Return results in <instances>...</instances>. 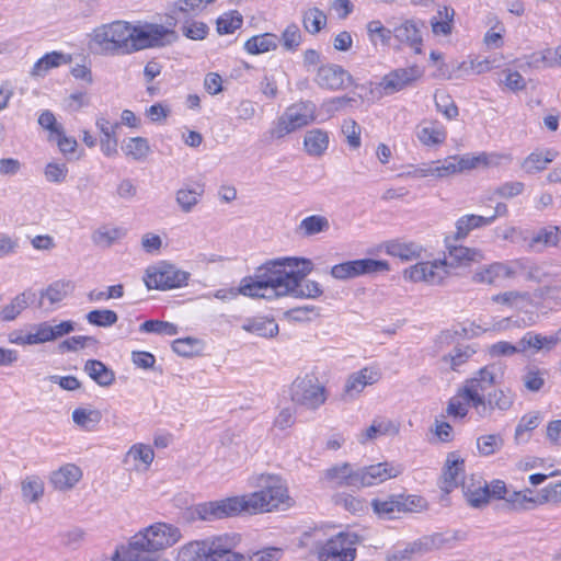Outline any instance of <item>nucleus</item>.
<instances>
[{
    "instance_id": "f257e3e1",
    "label": "nucleus",
    "mask_w": 561,
    "mask_h": 561,
    "mask_svg": "<svg viewBox=\"0 0 561 561\" xmlns=\"http://www.w3.org/2000/svg\"><path fill=\"white\" fill-rule=\"evenodd\" d=\"M313 264L309 259L286 256L266 261L255 270L254 276L241 279L238 289H230L231 297L239 294L262 299L289 296L299 280H305Z\"/></svg>"
},
{
    "instance_id": "f03ea898",
    "label": "nucleus",
    "mask_w": 561,
    "mask_h": 561,
    "mask_svg": "<svg viewBox=\"0 0 561 561\" xmlns=\"http://www.w3.org/2000/svg\"><path fill=\"white\" fill-rule=\"evenodd\" d=\"M263 481L259 491L198 504L195 506L194 513L202 520H217L241 513L254 515L271 512L289 500L287 489L278 478L267 477Z\"/></svg>"
},
{
    "instance_id": "7ed1b4c3",
    "label": "nucleus",
    "mask_w": 561,
    "mask_h": 561,
    "mask_svg": "<svg viewBox=\"0 0 561 561\" xmlns=\"http://www.w3.org/2000/svg\"><path fill=\"white\" fill-rule=\"evenodd\" d=\"M180 537L179 528L157 523L136 534L130 539L124 558L122 559L119 552L116 551L113 561H158L156 553L173 546Z\"/></svg>"
},
{
    "instance_id": "20e7f679",
    "label": "nucleus",
    "mask_w": 561,
    "mask_h": 561,
    "mask_svg": "<svg viewBox=\"0 0 561 561\" xmlns=\"http://www.w3.org/2000/svg\"><path fill=\"white\" fill-rule=\"evenodd\" d=\"M239 534H224L185 545L179 552V561H240L234 556Z\"/></svg>"
},
{
    "instance_id": "39448f33",
    "label": "nucleus",
    "mask_w": 561,
    "mask_h": 561,
    "mask_svg": "<svg viewBox=\"0 0 561 561\" xmlns=\"http://www.w3.org/2000/svg\"><path fill=\"white\" fill-rule=\"evenodd\" d=\"M93 41L103 53L110 55L131 54L133 26L124 21L112 22L94 30Z\"/></svg>"
},
{
    "instance_id": "423d86ee",
    "label": "nucleus",
    "mask_w": 561,
    "mask_h": 561,
    "mask_svg": "<svg viewBox=\"0 0 561 561\" xmlns=\"http://www.w3.org/2000/svg\"><path fill=\"white\" fill-rule=\"evenodd\" d=\"M328 394L325 387L314 374L297 377L290 386V399L297 405L314 411L325 401Z\"/></svg>"
},
{
    "instance_id": "0eeeda50",
    "label": "nucleus",
    "mask_w": 561,
    "mask_h": 561,
    "mask_svg": "<svg viewBox=\"0 0 561 561\" xmlns=\"http://www.w3.org/2000/svg\"><path fill=\"white\" fill-rule=\"evenodd\" d=\"M316 119V104L311 101H301L291 104L278 117L271 130L272 137L283 138L286 135L305 127Z\"/></svg>"
},
{
    "instance_id": "6e6552de",
    "label": "nucleus",
    "mask_w": 561,
    "mask_h": 561,
    "mask_svg": "<svg viewBox=\"0 0 561 561\" xmlns=\"http://www.w3.org/2000/svg\"><path fill=\"white\" fill-rule=\"evenodd\" d=\"M191 274L175 264L161 261L146 270L144 278L148 289L169 290L186 286Z\"/></svg>"
},
{
    "instance_id": "1a4fd4ad",
    "label": "nucleus",
    "mask_w": 561,
    "mask_h": 561,
    "mask_svg": "<svg viewBox=\"0 0 561 561\" xmlns=\"http://www.w3.org/2000/svg\"><path fill=\"white\" fill-rule=\"evenodd\" d=\"M362 537L356 533H339L323 545H317V556L320 561H354L356 545Z\"/></svg>"
},
{
    "instance_id": "9d476101",
    "label": "nucleus",
    "mask_w": 561,
    "mask_h": 561,
    "mask_svg": "<svg viewBox=\"0 0 561 561\" xmlns=\"http://www.w3.org/2000/svg\"><path fill=\"white\" fill-rule=\"evenodd\" d=\"M495 367L486 365L480 368L473 377L467 379L463 386L458 390V397H461L467 405L473 410L482 404V400L495 385Z\"/></svg>"
},
{
    "instance_id": "9b49d317",
    "label": "nucleus",
    "mask_w": 561,
    "mask_h": 561,
    "mask_svg": "<svg viewBox=\"0 0 561 561\" xmlns=\"http://www.w3.org/2000/svg\"><path fill=\"white\" fill-rule=\"evenodd\" d=\"M389 270L386 261L375 259H359L346 261L331 267L330 274L333 278L346 280L360 275L373 274Z\"/></svg>"
},
{
    "instance_id": "f8f14e48",
    "label": "nucleus",
    "mask_w": 561,
    "mask_h": 561,
    "mask_svg": "<svg viewBox=\"0 0 561 561\" xmlns=\"http://www.w3.org/2000/svg\"><path fill=\"white\" fill-rule=\"evenodd\" d=\"M314 81L321 89L336 91L352 85L353 77L342 66L328 64L318 68Z\"/></svg>"
},
{
    "instance_id": "ddd939ff",
    "label": "nucleus",
    "mask_w": 561,
    "mask_h": 561,
    "mask_svg": "<svg viewBox=\"0 0 561 561\" xmlns=\"http://www.w3.org/2000/svg\"><path fill=\"white\" fill-rule=\"evenodd\" d=\"M515 401V393L511 389H494L486 393L474 411L481 419L491 417L495 410L500 412L508 411Z\"/></svg>"
},
{
    "instance_id": "4468645a",
    "label": "nucleus",
    "mask_w": 561,
    "mask_h": 561,
    "mask_svg": "<svg viewBox=\"0 0 561 561\" xmlns=\"http://www.w3.org/2000/svg\"><path fill=\"white\" fill-rule=\"evenodd\" d=\"M400 473L401 470L399 468H396L388 462H380L358 468V489L381 483L390 478H396Z\"/></svg>"
},
{
    "instance_id": "2eb2a0df",
    "label": "nucleus",
    "mask_w": 561,
    "mask_h": 561,
    "mask_svg": "<svg viewBox=\"0 0 561 561\" xmlns=\"http://www.w3.org/2000/svg\"><path fill=\"white\" fill-rule=\"evenodd\" d=\"M420 25H424L414 19H407L393 26V37L400 44L411 47L416 54L422 53L423 38Z\"/></svg>"
},
{
    "instance_id": "dca6fc26",
    "label": "nucleus",
    "mask_w": 561,
    "mask_h": 561,
    "mask_svg": "<svg viewBox=\"0 0 561 561\" xmlns=\"http://www.w3.org/2000/svg\"><path fill=\"white\" fill-rule=\"evenodd\" d=\"M468 538V533L465 530H447L444 533H434L421 537L423 550L425 553L433 550L453 549L459 541H465Z\"/></svg>"
},
{
    "instance_id": "f3484780",
    "label": "nucleus",
    "mask_w": 561,
    "mask_h": 561,
    "mask_svg": "<svg viewBox=\"0 0 561 561\" xmlns=\"http://www.w3.org/2000/svg\"><path fill=\"white\" fill-rule=\"evenodd\" d=\"M380 373L375 368L365 367L352 374L344 386V397L356 398L366 386L374 385L380 379Z\"/></svg>"
},
{
    "instance_id": "a211bd4d",
    "label": "nucleus",
    "mask_w": 561,
    "mask_h": 561,
    "mask_svg": "<svg viewBox=\"0 0 561 561\" xmlns=\"http://www.w3.org/2000/svg\"><path fill=\"white\" fill-rule=\"evenodd\" d=\"M420 76L421 72L416 66L399 68L386 75L380 85L387 93H394L404 89Z\"/></svg>"
},
{
    "instance_id": "6ab92c4d",
    "label": "nucleus",
    "mask_w": 561,
    "mask_h": 561,
    "mask_svg": "<svg viewBox=\"0 0 561 561\" xmlns=\"http://www.w3.org/2000/svg\"><path fill=\"white\" fill-rule=\"evenodd\" d=\"M482 259L483 254L479 250L454 245L448 248V255L445 256L444 261L439 262V266H468L470 263L480 262Z\"/></svg>"
},
{
    "instance_id": "aec40b11",
    "label": "nucleus",
    "mask_w": 561,
    "mask_h": 561,
    "mask_svg": "<svg viewBox=\"0 0 561 561\" xmlns=\"http://www.w3.org/2000/svg\"><path fill=\"white\" fill-rule=\"evenodd\" d=\"M325 479L334 486H348L358 489L357 469L348 462L334 466L325 470Z\"/></svg>"
},
{
    "instance_id": "412c9836",
    "label": "nucleus",
    "mask_w": 561,
    "mask_h": 561,
    "mask_svg": "<svg viewBox=\"0 0 561 561\" xmlns=\"http://www.w3.org/2000/svg\"><path fill=\"white\" fill-rule=\"evenodd\" d=\"M37 299L36 293L28 288L23 293L16 295L10 304L5 305L0 311V320L10 322L15 320L23 310L30 305L34 304Z\"/></svg>"
},
{
    "instance_id": "4be33fe9",
    "label": "nucleus",
    "mask_w": 561,
    "mask_h": 561,
    "mask_svg": "<svg viewBox=\"0 0 561 561\" xmlns=\"http://www.w3.org/2000/svg\"><path fill=\"white\" fill-rule=\"evenodd\" d=\"M96 127L100 129L101 137V150L106 157L117 154L118 138L116 130L121 127L119 123L111 125L108 119L103 116L96 118Z\"/></svg>"
},
{
    "instance_id": "5701e85b",
    "label": "nucleus",
    "mask_w": 561,
    "mask_h": 561,
    "mask_svg": "<svg viewBox=\"0 0 561 561\" xmlns=\"http://www.w3.org/2000/svg\"><path fill=\"white\" fill-rule=\"evenodd\" d=\"M81 478V469L73 463H67L51 473L50 483L55 489L66 491L72 489Z\"/></svg>"
},
{
    "instance_id": "b1692460",
    "label": "nucleus",
    "mask_w": 561,
    "mask_h": 561,
    "mask_svg": "<svg viewBox=\"0 0 561 561\" xmlns=\"http://www.w3.org/2000/svg\"><path fill=\"white\" fill-rule=\"evenodd\" d=\"M83 369L101 387H110L115 381L114 370L99 359H88Z\"/></svg>"
},
{
    "instance_id": "393cba45",
    "label": "nucleus",
    "mask_w": 561,
    "mask_h": 561,
    "mask_svg": "<svg viewBox=\"0 0 561 561\" xmlns=\"http://www.w3.org/2000/svg\"><path fill=\"white\" fill-rule=\"evenodd\" d=\"M465 469L463 459L456 456V454L451 453L448 455L446 460V466L444 470V485L443 489L446 492H450L453 489L457 488L459 481L462 477Z\"/></svg>"
},
{
    "instance_id": "a878e982",
    "label": "nucleus",
    "mask_w": 561,
    "mask_h": 561,
    "mask_svg": "<svg viewBox=\"0 0 561 561\" xmlns=\"http://www.w3.org/2000/svg\"><path fill=\"white\" fill-rule=\"evenodd\" d=\"M304 146L309 156L321 157L329 147L328 131L320 128L308 130L305 135Z\"/></svg>"
},
{
    "instance_id": "bb28decb",
    "label": "nucleus",
    "mask_w": 561,
    "mask_h": 561,
    "mask_svg": "<svg viewBox=\"0 0 561 561\" xmlns=\"http://www.w3.org/2000/svg\"><path fill=\"white\" fill-rule=\"evenodd\" d=\"M279 44V37L273 33H264L250 37L245 44L244 49L252 55H259L275 50Z\"/></svg>"
},
{
    "instance_id": "cd10ccee",
    "label": "nucleus",
    "mask_w": 561,
    "mask_h": 561,
    "mask_svg": "<svg viewBox=\"0 0 561 561\" xmlns=\"http://www.w3.org/2000/svg\"><path fill=\"white\" fill-rule=\"evenodd\" d=\"M557 153L552 150L534 151L520 163V168L528 174L543 171L552 162Z\"/></svg>"
},
{
    "instance_id": "c85d7f7f",
    "label": "nucleus",
    "mask_w": 561,
    "mask_h": 561,
    "mask_svg": "<svg viewBox=\"0 0 561 561\" xmlns=\"http://www.w3.org/2000/svg\"><path fill=\"white\" fill-rule=\"evenodd\" d=\"M242 329L262 337H273L278 334V324L273 319L267 318L247 319Z\"/></svg>"
},
{
    "instance_id": "c756f323",
    "label": "nucleus",
    "mask_w": 561,
    "mask_h": 561,
    "mask_svg": "<svg viewBox=\"0 0 561 561\" xmlns=\"http://www.w3.org/2000/svg\"><path fill=\"white\" fill-rule=\"evenodd\" d=\"M492 224V218L480 215H465L456 221L455 239H465L470 231L489 226Z\"/></svg>"
},
{
    "instance_id": "7c9ffc66",
    "label": "nucleus",
    "mask_w": 561,
    "mask_h": 561,
    "mask_svg": "<svg viewBox=\"0 0 561 561\" xmlns=\"http://www.w3.org/2000/svg\"><path fill=\"white\" fill-rule=\"evenodd\" d=\"M204 8L202 0H179L171 11L170 19L173 22H168L170 26H174L178 21L188 22L192 16Z\"/></svg>"
},
{
    "instance_id": "2f4dec72",
    "label": "nucleus",
    "mask_w": 561,
    "mask_h": 561,
    "mask_svg": "<svg viewBox=\"0 0 561 561\" xmlns=\"http://www.w3.org/2000/svg\"><path fill=\"white\" fill-rule=\"evenodd\" d=\"M73 286L70 282L58 280L50 284L45 290H42L38 299V308H43L44 298H47L50 305H55L65 299Z\"/></svg>"
},
{
    "instance_id": "473e14b6",
    "label": "nucleus",
    "mask_w": 561,
    "mask_h": 561,
    "mask_svg": "<svg viewBox=\"0 0 561 561\" xmlns=\"http://www.w3.org/2000/svg\"><path fill=\"white\" fill-rule=\"evenodd\" d=\"M147 26L151 42L150 47H163L171 45L179 38V35L174 30L164 27L161 24L147 23Z\"/></svg>"
},
{
    "instance_id": "72a5a7b5",
    "label": "nucleus",
    "mask_w": 561,
    "mask_h": 561,
    "mask_svg": "<svg viewBox=\"0 0 561 561\" xmlns=\"http://www.w3.org/2000/svg\"><path fill=\"white\" fill-rule=\"evenodd\" d=\"M329 229L330 222L327 217L321 215H311L300 221L297 228V232H299L302 237H311L321 232H325Z\"/></svg>"
},
{
    "instance_id": "f704fd0d",
    "label": "nucleus",
    "mask_w": 561,
    "mask_h": 561,
    "mask_svg": "<svg viewBox=\"0 0 561 561\" xmlns=\"http://www.w3.org/2000/svg\"><path fill=\"white\" fill-rule=\"evenodd\" d=\"M399 433V426L391 420H375L373 424L363 433L360 443L374 439L379 435L394 436Z\"/></svg>"
},
{
    "instance_id": "c9c22d12",
    "label": "nucleus",
    "mask_w": 561,
    "mask_h": 561,
    "mask_svg": "<svg viewBox=\"0 0 561 561\" xmlns=\"http://www.w3.org/2000/svg\"><path fill=\"white\" fill-rule=\"evenodd\" d=\"M122 150L127 157L141 161L149 154L150 146L147 138L138 136L128 138L122 146Z\"/></svg>"
},
{
    "instance_id": "e433bc0d",
    "label": "nucleus",
    "mask_w": 561,
    "mask_h": 561,
    "mask_svg": "<svg viewBox=\"0 0 561 561\" xmlns=\"http://www.w3.org/2000/svg\"><path fill=\"white\" fill-rule=\"evenodd\" d=\"M439 265L437 263H419L414 266L410 267L404 272L407 278L412 282H427L431 284L436 283V272L435 268H438Z\"/></svg>"
},
{
    "instance_id": "4c0bfd02",
    "label": "nucleus",
    "mask_w": 561,
    "mask_h": 561,
    "mask_svg": "<svg viewBox=\"0 0 561 561\" xmlns=\"http://www.w3.org/2000/svg\"><path fill=\"white\" fill-rule=\"evenodd\" d=\"M21 492L24 501L35 503L44 494V482L37 476L26 477L21 482Z\"/></svg>"
},
{
    "instance_id": "58836bf2",
    "label": "nucleus",
    "mask_w": 561,
    "mask_h": 561,
    "mask_svg": "<svg viewBox=\"0 0 561 561\" xmlns=\"http://www.w3.org/2000/svg\"><path fill=\"white\" fill-rule=\"evenodd\" d=\"M462 491L468 504L471 507L482 508L490 501L489 485L486 482H484L483 485H478L477 488H470L463 483Z\"/></svg>"
},
{
    "instance_id": "ea45409f",
    "label": "nucleus",
    "mask_w": 561,
    "mask_h": 561,
    "mask_svg": "<svg viewBox=\"0 0 561 561\" xmlns=\"http://www.w3.org/2000/svg\"><path fill=\"white\" fill-rule=\"evenodd\" d=\"M504 446V438L501 434L481 435L477 438V448L481 456L488 457L500 451Z\"/></svg>"
},
{
    "instance_id": "a19ab883",
    "label": "nucleus",
    "mask_w": 561,
    "mask_h": 561,
    "mask_svg": "<svg viewBox=\"0 0 561 561\" xmlns=\"http://www.w3.org/2000/svg\"><path fill=\"white\" fill-rule=\"evenodd\" d=\"M547 375L548 371L546 369H540L537 366H528L523 376L525 388L531 392L540 391L545 386Z\"/></svg>"
},
{
    "instance_id": "79ce46f5",
    "label": "nucleus",
    "mask_w": 561,
    "mask_h": 561,
    "mask_svg": "<svg viewBox=\"0 0 561 561\" xmlns=\"http://www.w3.org/2000/svg\"><path fill=\"white\" fill-rule=\"evenodd\" d=\"M397 494L389 495L386 500L374 499L371 501V506L374 512L381 518L385 519H393L396 517V513L399 512V502L396 499Z\"/></svg>"
},
{
    "instance_id": "37998d69",
    "label": "nucleus",
    "mask_w": 561,
    "mask_h": 561,
    "mask_svg": "<svg viewBox=\"0 0 561 561\" xmlns=\"http://www.w3.org/2000/svg\"><path fill=\"white\" fill-rule=\"evenodd\" d=\"M305 30L310 34L319 33L327 24V15L318 8L307 10L302 15Z\"/></svg>"
},
{
    "instance_id": "c03bdc74",
    "label": "nucleus",
    "mask_w": 561,
    "mask_h": 561,
    "mask_svg": "<svg viewBox=\"0 0 561 561\" xmlns=\"http://www.w3.org/2000/svg\"><path fill=\"white\" fill-rule=\"evenodd\" d=\"M64 59V55L58 51H51L39 58L33 66L31 75L33 77H43L46 72L55 67H58Z\"/></svg>"
},
{
    "instance_id": "a18cd8bd",
    "label": "nucleus",
    "mask_w": 561,
    "mask_h": 561,
    "mask_svg": "<svg viewBox=\"0 0 561 561\" xmlns=\"http://www.w3.org/2000/svg\"><path fill=\"white\" fill-rule=\"evenodd\" d=\"M419 140L425 146L440 145L446 139V130L435 125L424 126L417 130Z\"/></svg>"
},
{
    "instance_id": "49530a36",
    "label": "nucleus",
    "mask_w": 561,
    "mask_h": 561,
    "mask_svg": "<svg viewBox=\"0 0 561 561\" xmlns=\"http://www.w3.org/2000/svg\"><path fill=\"white\" fill-rule=\"evenodd\" d=\"M366 27L371 43L376 44L377 39H379L382 45H390L393 37V27L389 28L383 26L379 20L368 22Z\"/></svg>"
},
{
    "instance_id": "de8ad7c7",
    "label": "nucleus",
    "mask_w": 561,
    "mask_h": 561,
    "mask_svg": "<svg viewBox=\"0 0 561 561\" xmlns=\"http://www.w3.org/2000/svg\"><path fill=\"white\" fill-rule=\"evenodd\" d=\"M421 538L407 545L404 549H396L387 553V561H410L414 554H424Z\"/></svg>"
},
{
    "instance_id": "09e8293b",
    "label": "nucleus",
    "mask_w": 561,
    "mask_h": 561,
    "mask_svg": "<svg viewBox=\"0 0 561 561\" xmlns=\"http://www.w3.org/2000/svg\"><path fill=\"white\" fill-rule=\"evenodd\" d=\"M85 319L92 325L108 328L117 322L118 316L110 309H95L88 312Z\"/></svg>"
},
{
    "instance_id": "8fccbe9b",
    "label": "nucleus",
    "mask_w": 561,
    "mask_h": 561,
    "mask_svg": "<svg viewBox=\"0 0 561 561\" xmlns=\"http://www.w3.org/2000/svg\"><path fill=\"white\" fill-rule=\"evenodd\" d=\"M435 106L447 119H454L458 116V107L453 98L444 92L436 91L434 94Z\"/></svg>"
},
{
    "instance_id": "3c124183",
    "label": "nucleus",
    "mask_w": 561,
    "mask_h": 561,
    "mask_svg": "<svg viewBox=\"0 0 561 561\" xmlns=\"http://www.w3.org/2000/svg\"><path fill=\"white\" fill-rule=\"evenodd\" d=\"M438 15L440 18H445V20L437 21L436 18H433L431 21L432 31L435 35H449L453 31V20L455 15V10L448 7H444L438 10Z\"/></svg>"
},
{
    "instance_id": "603ef678",
    "label": "nucleus",
    "mask_w": 561,
    "mask_h": 561,
    "mask_svg": "<svg viewBox=\"0 0 561 561\" xmlns=\"http://www.w3.org/2000/svg\"><path fill=\"white\" fill-rule=\"evenodd\" d=\"M476 354V350L470 345L457 344L451 353L443 357L444 362H449L453 370H457L459 366L468 362Z\"/></svg>"
},
{
    "instance_id": "864d4df0",
    "label": "nucleus",
    "mask_w": 561,
    "mask_h": 561,
    "mask_svg": "<svg viewBox=\"0 0 561 561\" xmlns=\"http://www.w3.org/2000/svg\"><path fill=\"white\" fill-rule=\"evenodd\" d=\"M559 227H550L543 228L539 230L530 241V247L534 249H538L539 245H559L560 244V234L558 231Z\"/></svg>"
},
{
    "instance_id": "5fc2aeb1",
    "label": "nucleus",
    "mask_w": 561,
    "mask_h": 561,
    "mask_svg": "<svg viewBox=\"0 0 561 561\" xmlns=\"http://www.w3.org/2000/svg\"><path fill=\"white\" fill-rule=\"evenodd\" d=\"M299 280L293 288L289 296L295 298H317L323 294L320 284L316 280Z\"/></svg>"
},
{
    "instance_id": "6e6d98bb",
    "label": "nucleus",
    "mask_w": 561,
    "mask_h": 561,
    "mask_svg": "<svg viewBox=\"0 0 561 561\" xmlns=\"http://www.w3.org/2000/svg\"><path fill=\"white\" fill-rule=\"evenodd\" d=\"M139 330L145 333H157L169 336L178 333V327L175 324L161 320H147L140 324Z\"/></svg>"
},
{
    "instance_id": "4d7b16f0",
    "label": "nucleus",
    "mask_w": 561,
    "mask_h": 561,
    "mask_svg": "<svg viewBox=\"0 0 561 561\" xmlns=\"http://www.w3.org/2000/svg\"><path fill=\"white\" fill-rule=\"evenodd\" d=\"M518 276L524 277L526 280L541 283L546 276L542 268L525 259L518 260Z\"/></svg>"
},
{
    "instance_id": "13d9d810",
    "label": "nucleus",
    "mask_w": 561,
    "mask_h": 561,
    "mask_svg": "<svg viewBox=\"0 0 561 561\" xmlns=\"http://www.w3.org/2000/svg\"><path fill=\"white\" fill-rule=\"evenodd\" d=\"M279 43L288 51L296 50L301 43V32L298 25L295 23L289 24L282 33Z\"/></svg>"
},
{
    "instance_id": "bf43d9fd",
    "label": "nucleus",
    "mask_w": 561,
    "mask_h": 561,
    "mask_svg": "<svg viewBox=\"0 0 561 561\" xmlns=\"http://www.w3.org/2000/svg\"><path fill=\"white\" fill-rule=\"evenodd\" d=\"M203 190L181 188L176 192V202L184 213H190L197 205Z\"/></svg>"
},
{
    "instance_id": "052dcab7",
    "label": "nucleus",
    "mask_w": 561,
    "mask_h": 561,
    "mask_svg": "<svg viewBox=\"0 0 561 561\" xmlns=\"http://www.w3.org/2000/svg\"><path fill=\"white\" fill-rule=\"evenodd\" d=\"M396 499L399 501L400 513L421 512L426 508V501L419 495L397 494Z\"/></svg>"
},
{
    "instance_id": "680f3d73",
    "label": "nucleus",
    "mask_w": 561,
    "mask_h": 561,
    "mask_svg": "<svg viewBox=\"0 0 561 561\" xmlns=\"http://www.w3.org/2000/svg\"><path fill=\"white\" fill-rule=\"evenodd\" d=\"M242 16L237 11L231 14H224L217 20V32L219 34H231L242 25Z\"/></svg>"
},
{
    "instance_id": "e2e57ef3",
    "label": "nucleus",
    "mask_w": 561,
    "mask_h": 561,
    "mask_svg": "<svg viewBox=\"0 0 561 561\" xmlns=\"http://www.w3.org/2000/svg\"><path fill=\"white\" fill-rule=\"evenodd\" d=\"M72 420L77 425L83 428H90L91 425L100 422L101 413L96 410H85L79 408L72 412Z\"/></svg>"
},
{
    "instance_id": "0e129e2a",
    "label": "nucleus",
    "mask_w": 561,
    "mask_h": 561,
    "mask_svg": "<svg viewBox=\"0 0 561 561\" xmlns=\"http://www.w3.org/2000/svg\"><path fill=\"white\" fill-rule=\"evenodd\" d=\"M540 423V413L538 411L531 412L522 416L519 423L515 428L514 438L518 443L525 432H531L538 427Z\"/></svg>"
},
{
    "instance_id": "69168bd1",
    "label": "nucleus",
    "mask_w": 561,
    "mask_h": 561,
    "mask_svg": "<svg viewBox=\"0 0 561 561\" xmlns=\"http://www.w3.org/2000/svg\"><path fill=\"white\" fill-rule=\"evenodd\" d=\"M95 344H98V340L94 336L77 335L62 341L59 344V350L61 352H76L79 348Z\"/></svg>"
},
{
    "instance_id": "338daca9",
    "label": "nucleus",
    "mask_w": 561,
    "mask_h": 561,
    "mask_svg": "<svg viewBox=\"0 0 561 561\" xmlns=\"http://www.w3.org/2000/svg\"><path fill=\"white\" fill-rule=\"evenodd\" d=\"M467 335V330L462 329L461 331L457 330H444L442 331L435 339V347L437 352L443 351L444 348L453 345L458 341L459 337H463Z\"/></svg>"
},
{
    "instance_id": "774afa93",
    "label": "nucleus",
    "mask_w": 561,
    "mask_h": 561,
    "mask_svg": "<svg viewBox=\"0 0 561 561\" xmlns=\"http://www.w3.org/2000/svg\"><path fill=\"white\" fill-rule=\"evenodd\" d=\"M150 43L147 24L142 26H133V42L130 44L131 53L149 48Z\"/></svg>"
}]
</instances>
